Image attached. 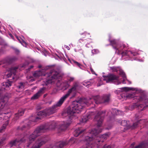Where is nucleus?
Masks as SVG:
<instances>
[{
    "label": "nucleus",
    "mask_w": 148,
    "mask_h": 148,
    "mask_svg": "<svg viewBox=\"0 0 148 148\" xmlns=\"http://www.w3.org/2000/svg\"><path fill=\"white\" fill-rule=\"evenodd\" d=\"M85 105V103L83 101L79 100L78 101H74L71 107H68L67 113L69 115L68 117H69V120L68 122H64L62 124L60 127L59 130L61 131L65 130L71 123L73 114L76 113H78L81 111Z\"/></svg>",
    "instance_id": "f257e3e1"
},
{
    "label": "nucleus",
    "mask_w": 148,
    "mask_h": 148,
    "mask_svg": "<svg viewBox=\"0 0 148 148\" xmlns=\"http://www.w3.org/2000/svg\"><path fill=\"white\" fill-rule=\"evenodd\" d=\"M56 127V124L53 121L47 123L38 127L29 136V140L28 141V145L27 146V147L35 141L36 139L38 136L40 135L42 133L45 132V130L54 129Z\"/></svg>",
    "instance_id": "f03ea898"
},
{
    "label": "nucleus",
    "mask_w": 148,
    "mask_h": 148,
    "mask_svg": "<svg viewBox=\"0 0 148 148\" xmlns=\"http://www.w3.org/2000/svg\"><path fill=\"white\" fill-rule=\"evenodd\" d=\"M65 100L62 97L57 103L53 105L52 107L39 112L37 114L38 116L35 117V119L34 121L37 122L38 119H42V118L53 114L56 112L58 108L61 106Z\"/></svg>",
    "instance_id": "7ed1b4c3"
},
{
    "label": "nucleus",
    "mask_w": 148,
    "mask_h": 148,
    "mask_svg": "<svg viewBox=\"0 0 148 148\" xmlns=\"http://www.w3.org/2000/svg\"><path fill=\"white\" fill-rule=\"evenodd\" d=\"M60 75L58 72L54 70H51L50 72V75L45 80L44 86H48L49 85L54 83L56 79H58Z\"/></svg>",
    "instance_id": "20e7f679"
},
{
    "label": "nucleus",
    "mask_w": 148,
    "mask_h": 148,
    "mask_svg": "<svg viewBox=\"0 0 148 148\" xmlns=\"http://www.w3.org/2000/svg\"><path fill=\"white\" fill-rule=\"evenodd\" d=\"M137 99L139 101H143L145 103V105L140 104L137 106V107L140 110H144L148 107V98H146L143 95L137 97Z\"/></svg>",
    "instance_id": "39448f33"
},
{
    "label": "nucleus",
    "mask_w": 148,
    "mask_h": 148,
    "mask_svg": "<svg viewBox=\"0 0 148 148\" xmlns=\"http://www.w3.org/2000/svg\"><path fill=\"white\" fill-rule=\"evenodd\" d=\"M29 138H27L26 136H24L23 138L20 139V140L18 139H15L14 140H12L10 143V146L11 147H12L13 146H16L17 145H19L20 143H23V142H25L26 139H27V147H29V146L27 147V145H28V141L29 140Z\"/></svg>",
    "instance_id": "423d86ee"
},
{
    "label": "nucleus",
    "mask_w": 148,
    "mask_h": 148,
    "mask_svg": "<svg viewBox=\"0 0 148 148\" xmlns=\"http://www.w3.org/2000/svg\"><path fill=\"white\" fill-rule=\"evenodd\" d=\"M47 141V140L45 138H39L30 148H40Z\"/></svg>",
    "instance_id": "0eeeda50"
},
{
    "label": "nucleus",
    "mask_w": 148,
    "mask_h": 148,
    "mask_svg": "<svg viewBox=\"0 0 148 148\" xmlns=\"http://www.w3.org/2000/svg\"><path fill=\"white\" fill-rule=\"evenodd\" d=\"M119 77L114 74H110L107 76L105 79L106 82H112L115 80L116 82L115 84L118 85L121 84V82L119 81L118 79Z\"/></svg>",
    "instance_id": "6e6552de"
},
{
    "label": "nucleus",
    "mask_w": 148,
    "mask_h": 148,
    "mask_svg": "<svg viewBox=\"0 0 148 148\" xmlns=\"http://www.w3.org/2000/svg\"><path fill=\"white\" fill-rule=\"evenodd\" d=\"M78 84L77 82H74L73 83L72 87L69 90L67 93L65 95L62 97L65 100L69 96L70 94L73 91L76 90L77 87L78 86Z\"/></svg>",
    "instance_id": "1a4fd4ad"
},
{
    "label": "nucleus",
    "mask_w": 148,
    "mask_h": 148,
    "mask_svg": "<svg viewBox=\"0 0 148 148\" xmlns=\"http://www.w3.org/2000/svg\"><path fill=\"white\" fill-rule=\"evenodd\" d=\"M7 98L6 97H1L0 98V115L5 114L3 111L4 108L6 103L5 99Z\"/></svg>",
    "instance_id": "9d476101"
},
{
    "label": "nucleus",
    "mask_w": 148,
    "mask_h": 148,
    "mask_svg": "<svg viewBox=\"0 0 148 148\" xmlns=\"http://www.w3.org/2000/svg\"><path fill=\"white\" fill-rule=\"evenodd\" d=\"M46 88L43 87L41 88L38 92L31 97L32 100H36L39 98L45 92Z\"/></svg>",
    "instance_id": "9b49d317"
},
{
    "label": "nucleus",
    "mask_w": 148,
    "mask_h": 148,
    "mask_svg": "<svg viewBox=\"0 0 148 148\" xmlns=\"http://www.w3.org/2000/svg\"><path fill=\"white\" fill-rule=\"evenodd\" d=\"M17 58L16 56L8 57L5 58L4 60L2 61V62H0V65L2 63H6L8 64H11L13 62L16 61Z\"/></svg>",
    "instance_id": "f8f14e48"
},
{
    "label": "nucleus",
    "mask_w": 148,
    "mask_h": 148,
    "mask_svg": "<svg viewBox=\"0 0 148 148\" xmlns=\"http://www.w3.org/2000/svg\"><path fill=\"white\" fill-rule=\"evenodd\" d=\"M75 139L74 138H72L70 139L68 142L67 141H60L58 144L59 147L60 148H62L63 147L66 146L69 143L71 144H72L75 143Z\"/></svg>",
    "instance_id": "ddd939ff"
},
{
    "label": "nucleus",
    "mask_w": 148,
    "mask_h": 148,
    "mask_svg": "<svg viewBox=\"0 0 148 148\" xmlns=\"http://www.w3.org/2000/svg\"><path fill=\"white\" fill-rule=\"evenodd\" d=\"M85 129H83L82 127H79L76 129L74 132V136L76 137H78L79 135L84 134Z\"/></svg>",
    "instance_id": "4468645a"
},
{
    "label": "nucleus",
    "mask_w": 148,
    "mask_h": 148,
    "mask_svg": "<svg viewBox=\"0 0 148 148\" xmlns=\"http://www.w3.org/2000/svg\"><path fill=\"white\" fill-rule=\"evenodd\" d=\"M110 95H105L102 96V104H108L110 101Z\"/></svg>",
    "instance_id": "2eb2a0df"
},
{
    "label": "nucleus",
    "mask_w": 148,
    "mask_h": 148,
    "mask_svg": "<svg viewBox=\"0 0 148 148\" xmlns=\"http://www.w3.org/2000/svg\"><path fill=\"white\" fill-rule=\"evenodd\" d=\"M13 82V80L10 81L8 80L7 82H3L2 84V89H6V88H8L11 86L12 83Z\"/></svg>",
    "instance_id": "dca6fc26"
},
{
    "label": "nucleus",
    "mask_w": 148,
    "mask_h": 148,
    "mask_svg": "<svg viewBox=\"0 0 148 148\" xmlns=\"http://www.w3.org/2000/svg\"><path fill=\"white\" fill-rule=\"evenodd\" d=\"M17 69L18 68L16 67H12L10 69V72L7 75V76L8 77H10L11 75H13L12 79H14V76L15 75L16 71Z\"/></svg>",
    "instance_id": "f3484780"
},
{
    "label": "nucleus",
    "mask_w": 148,
    "mask_h": 148,
    "mask_svg": "<svg viewBox=\"0 0 148 148\" xmlns=\"http://www.w3.org/2000/svg\"><path fill=\"white\" fill-rule=\"evenodd\" d=\"M24 111L25 110L23 109L19 110L18 112L15 114L14 119L15 121L17 120L20 116L23 115L24 114Z\"/></svg>",
    "instance_id": "a211bd4d"
},
{
    "label": "nucleus",
    "mask_w": 148,
    "mask_h": 148,
    "mask_svg": "<svg viewBox=\"0 0 148 148\" xmlns=\"http://www.w3.org/2000/svg\"><path fill=\"white\" fill-rule=\"evenodd\" d=\"M148 146V140L143 142L134 148H145Z\"/></svg>",
    "instance_id": "6ab92c4d"
},
{
    "label": "nucleus",
    "mask_w": 148,
    "mask_h": 148,
    "mask_svg": "<svg viewBox=\"0 0 148 148\" xmlns=\"http://www.w3.org/2000/svg\"><path fill=\"white\" fill-rule=\"evenodd\" d=\"M114 49L116 50V52H117V54L118 55H120V54H121L122 56H124L127 55L128 52H129L127 51H123L121 52L120 51L121 50L119 49L116 47H114Z\"/></svg>",
    "instance_id": "aec40b11"
},
{
    "label": "nucleus",
    "mask_w": 148,
    "mask_h": 148,
    "mask_svg": "<svg viewBox=\"0 0 148 148\" xmlns=\"http://www.w3.org/2000/svg\"><path fill=\"white\" fill-rule=\"evenodd\" d=\"M30 128V126L29 124H25L21 126H19L17 128V129L18 130H21V131L23 130H28Z\"/></svg>",
    "instance_id": "412c9836"
},
{
    "label": "nucleus",
    "mask_w": 148,
    "mask_h": 148,
    "mask_svg": "<svg viewBox=\"0 0 148 148\" xmlns=\"http://www.w3.org/2000/svg\"><path fill=\"white\" fill-rule=\"evenodd\" d=\"M8 120L6 121L1 127L0 130V132H4L5 131L6 126L8 125Z\"/></svg>",
    "instance_id": "4be33fe9"
},
{
    "label": "nucleus",
    "mask_w": 148,
    "mask_h": 148,
    "mask_svg": "<svg viewBox=\"0 0 148 148\" xmlns=\"http://www.w3.org/2000/svg\"><path fill=\"white\" fill-rule=\"evenodd\" d=\"M42 74L41 71H36L33 73V76L36 78H37L42 75Z\"/></svg>",
    "instance_id": "5701e85b"
},
{
    "label": "nucleus",
    "mask_w": 148,
    "mask_h": 148,
    "mask_svg": "<svg viewBox=\"0 0 148 148\" xmlns=\"http://www.w3.org/2000/svg\"><path fill=\"white\" fill-rule=\"evenodd\" d=\"M93 99L96 104H98L101 103V99L99 96L97 95L94 96Z\"/></svg>",
    "instance_id": "b1692460"
},
{
    "label": "nucleus",
    "mask_w": 148,
    "mask_h": 148,
    "mask_svg": "<svg viewBox=\"0 0 148 148\" xmlns=\"http://www.w3.org/2000/svg\"><path fill=\"white\" fill-rule=\"evenodd\" d=\"M143 120H139L137 121L134 123L133 125L131 126V127L132 129H134L137 127L138 125L141 123V121H143Z\"/></svg>",
    "instance_id": "393cba45"
},
{
    "label": "nucleus",
    "mask_w": 148,
    "mask_h": 148,
    "mask_svg": "<svg viewBox=\"0 0 148 148\" xmlns=\"http://www.w3.org/2000/svg\"><path fill=\"white\" fill-rule=\"evenodd\" d=\"M121 90L122 91H125L126 92L130 90H136V88H132L127 87H124L122 88H120Z\"/></svg>",
    "instance_id": "a878e982"
},
{
    "label": "nucleus",
    "mask_w": 148,
    "mask_h": 148,
    "mask_svg": "<svg viewBox=\"0 0 148 148\" xmlns=\"http://www.w3.org/2000/svg\"><path fill=\"white\" fill-rule=\"evenodd\" d=\"M127 47H128L127 44L125 45V44H121L119 45H118V47H116L119 49L121 50V49L126 48Z\"/></svg>",
    "instance_id": "bb28decb"
},
{
    "label": "nucleus",
    "mask_w": 148,
    "mask_h": 148,
    "mask_svg": "<svg viewBox=\"0 0 148 148\" xmlns=\"http://www.w3.org/2000/svg\"><path fill=\"white\" fill-rule=\"evenodd\" d=\"M121 125L124 126L129 127V121L125 120H123L121 122Z\"/></svg>",
    "instance_id": "cd10ccee"
},
{
    "label": "nucleus",
    "mask_w": 148,
    "mask_h": 148,
    "mask_svg": "<svg viewBox=\"0 0 148 148\" xmlns=\"http://www.w3.org/2000/svg\"><path fill=\"white\" fill-rule=\"evenodd\" d=\"M25 83L21 82L17 86V87L18 89H22L25 87Z\"/></svg>",
    "instance_id": "c85d7f7f"
},
{
    "label": "nucleus",
    "mask_w": 148,
    "mask_h": 148,
    "mask_svg": "<svg viewBox=\"0 0 148 148\" xmlns=\"http://www.w3.org/2000/svg\"><path fill=\"white\" fill-rule=\"evenodd\" d=\"M87 40L86 39L83 40V39H80L78 40V42L79 43H82L83 44H85L87 43Z\"/></svg>",
    "instance_id": "c756f323"
},
{
    "label": "nucleus",
    "mask_w": 148,
    "mask_h": 148,
    "mask_svg": "<svg viewBox=\"0 0 148 148\" xmlns=\"http://www.w3.org/2000/svg\"><path fill=\"white\" fill-rule=\"evenodd\" d=\"M110 42L111 44V45L113 46V48L114 49V47H117L118 45H117L116 46H114V45H116V41L114 40H111L110 41Z\"/></svg>",
    "instance_id": "7c9ffc66"
},
{
    "label": "nucleus",
    "mask_w": 148,
    "mask_h": 148,
    "mask_svg": "<svg viewBox=\"0 0 148 148\" xmlns=\"http://www.w3.org/2000/svg\"><path fill=\"white\" fill-rule=\"evenodd\" d=\"M16 38L21 44H22L23 43L25 44H26V42L24 40H22L20 37L16 36Z\"/></svg>",
    "instance_id": "2f4dec72"
},
{
    "label": "nucleus",
    "mask_w": 148,
    "mask_h": 148,
    "mask_svg": "<svg viewBox=\"0 0 148 148\" xmlns=\"http://www.w3.org/2000/svg\"><path fill=\"white\" fill-rule=\"evenodd\" d=\"M102 142L103 141V139L106 140L108 137V134L106 133L102 134Z\"/></svg>",
    "instance_id": "473e14b6"
},
{
    "label": "nucleus",
    "mask_w": 148,
    "mask_h": 148,
    "mask_svg": "<svg viewBox=\"0 0 148 148\" xmlns=\"http://www.w3.org/2000/svg\"><path fill=\"white\" fill-rule=\"evenodd\" d=\"M110 70H112L113 72H117V69L116 67L113 66L110 67Z\"/></svg>",
    "instance_id": "72a5a7b5"
},
{
    "label": "nucleus",
    "mask_w": 148,
    "mask_h": 148,
    "mask_svg": "<svg viewBox=\"0 0 148 148\" xmlns=\"http://www.w3.org/2000/svg\"><path fill=\"white\" fill-rule=\"evenodd\" d=\"M90 82H85L83 84V85L85 86H86L87 87H89V85H90Z\"/></svg>",
    "instance_id": "f704fd0d"
},
{
    "label": "nucleus",
    "mask_w": 148,
    "mask_h": 148,
    "mask_svg": "<svg viewBox=\"0 0 148 148\" xmlns=\"http://www.w3.org/2000/svg\"><path fill=\"white\" fill-rule=\"evenodd\" d=\"M89 117V116H88L86 118H82V122L84 123L86 122L88 120V119Z\"/></svg>",
    "instance_id": "c9c22d12"
},
{
    "label": "nucleus",
    "mask_w": 148,
    "mask_h": 148,
    "mask_svg": "<svg viewBox=\"0 0 148 148\" xmlns=\"http://www.w3.org/2000/svg\"><path fill=\"white\" fill-rule=\"evenodd\" d=\"M129 52L134 56H136L138 55V53L136 52H133L132 51H129Z\"/></svg>",
    "instance_id": "e433bc0d"
},
{
    "label": "nucleus",
    "mask_w": 148,
    "mask_h": 148,
    "mask_svg": "<svg viewBox=\"0 0 148 148\" xmlns=\"http://www.w3.org/2000/svg\"><path fill=\"white\" fill-rule=\"evenodd\" d=\"M73 62L76 65H77V66H78L79 67H80L81 65V64L78 63V62L76 61L75 60H73Z\"/></svg>",
    "instance_id": "4c0bfd02"
},
{
    "label": "nucleus",
    "mask_w": 148,
    "mask_h": 148,
    "mask_svg": "<svg viewBox=\"0 0 148 148\" xmlns=\"http://www.w3.org/2000/svg\"><path fill=\"white\" fill-rule=\"evenodd\" d=\"M120 75H122V77L123 78H125L126 77V76L124 72H121L120 73Z\"/></svg>",
    "instance_id": "58836bf2"
},
{
    "label": "nucleus",
    "mask_w": 148,
    "mask_h": 148,
    "mask_svg": "<svg viewBox=\"0 0 148 148\" xmlns=\"http://www.w3.org/2000/svg\"><path fill=\"white\" fill-rule=\"evenodd\" d=\"M126 97L127 98H132V94H128V95H127L126 96Z\"/></svg>",
    "instance_id": "ea45409f"
},
{
    "label": "nucleus",
    "mask_w": 148,
    "mask_h": 148,
    "mask_svg": "<svg viewBox=\"0 0 148 148\" xmlns=\"http://www.w3.org/2000/svg\"><path fill=\"white\" fill-rule=\"evenodd\" d=\"M103 148H111V147L110 145H105L103 146Z\"/></svg>",
    "instance_id": "a19ab883"
},
{
    "label": "nucleus",
    "mask_w": 148,
    "mask_h": 148,
    "mask_svg": "<svg viewBox=\"0 0 148 148\" xmlns=\"http://www.w3.org/2000/svg\"><path fill=\"white\" fill-rule=\"evenodd\" d=\"M74 79V78L73 77H70L69 79V80L70 82L73 81Z\"/></svg>",
    "instance_id": "79ce46f5"
},
{
    "label": "nucleus",
    "mask_w": 148,
    "mask_h": 148,
    "mask_svg": "<svg viewBox=\"0 0 148 148\" xmlns=\"http://www.w3.org/2000/svg\"><path fill=\"white\" fill-rule=\"evenodd\" d=\"M106 113V111L105 110H104V111H102V117H103V116H107V114H104L103 115V114H105Z\"/></svg>",
    "instance_id": "37998d69"
},
{
    "label": "nucleus",
    "mask_w": 148,
    "mask_h": 148,
    "mask_svg": "<svg viewBox=\"0 0 148 148\" xmlns=\"http://www.w3.org/2000/svg\"><path fill=\"white\" fill-rule=\"evenodd\" d=\"M42 108L40 106H38L36 108V109L38 110H40Z\"/></svg>",
    "instance_id": "c03bdc74"
},
{
    "label": "nucleus",
    "mask_w": 148,
    "mask_h": 148,
    "mask_svg": "<svg viewBox=\"0 0 148 148\" xmlns=\"http://www.w3.org/2000/svg\"><path fill=\"white\" fill-rule=\"evenodd\" d=\"M33 67V66L32 65L28 69V70L29 71L30 69Z\"/></svg>",
    "instance_id": "a18cd8bd"
},
{
    "label": "nucleus",
    "mask_w": 148,
    "mask_h": 148,
    "mask_svg": "<svg viewBox=\"0 0 148 148\" xmlns=\"http://www.w3.org/2000/svg\"><path fill=\"white\" fill-rule=\"evenodd\" d=\"M5 139H6V138L5 137H3L1 139V140L2 141H3L4 140H5Z\"/></svg>",
    "instance_id": "49530a36"
},
{
    "label": "nucleus",
    "mask_w": 148,
    "mask_h": 148,
    "mask_svg": "<svg viewBox=\"0 0 148 148\" xmlns=\"http://www.w3.org/2000/svg\"><path fill=\"white\" fill-rule=\"evenodd\" d=\"M125 109H126V110H130V108H128V107H125Z\"/></svg>",
    "instance_id": "de8ad7c7"
},
{
    "label": "nucleus",
    "mask_w": 148,
    "mask_h": 148,
    "mask_svg": "<svg viewBox=\"0 0 148 148\" xmlns=\"http://www.w3.org/2000/svg\"><path fill=\"white\" fill-rule=\"evenodd\" d=\"M95 142H96L97 141L98 142H100V140H97V139H96V140H95Z\"/></svg>",
    "instance_id": "09e8293b"
},
{
    "label": "nucleus",
    "mask_w": 148,
    "mask_h": 148,
    "mask_svg": "<svg viewBox=\"0 0 148 148\" xmlns=\"http://www.w3.org/2000/svg\"><path fill=\"white\" fill-rule=\"evenodd\" d=\"M15 50L16 52H19V50L17 49H15Z\"/></svg>",
    "instance_id": "8fccbe9b"
},
{
    "label": "nucleus",
    "mask_w": 148,
    "mask_h": 148,
    "mask_svg": "<svg viewBox=\"0 0 148 148\" xmlns=\"http://www.w3.org/2000/svg\"><path fill=\"white\" fill-rule=\"evenodd\" d=\"M134 145H135V143H133L132 144H131V146H132L133 147V146Z\"/></svg>",
    "instance_id": "3c124183"
},
{
    "label": "nucleus",
    "mask_w": 148,
    "mask_h": 148,
    "mask_svg": "<svg viewBox=\"0 0 148 148\" xmlns=\"http://www.w3.org/2000/svg\"><path fill=\"white\" fill-rule=\"evenodd\" d=\"M101 84H97V86H101Z\"/></svg>",
    "instance_id": "603ef678"
},
{
    "label": "nucleus",
    "mask_w": 148,
    "mask_h": 148,
    "mask_svg": "<svg viewBox=\"0 0 148 148\" xmlns=\"http://www.w3.org/2000/svg\"><path fill=\"white\" fill-rule=\"evenodd\" d=\"M47 95V94H45L44 96V97H45Z\"/></svg>",
    "instance_id": "864d4df0"
},
{
    "label": "nucleus",
    "mask_w": 148,
    "mask_h": 148,
    "mask_svg": "<svg viewBox=\"0 0 148 148\" xmlns=\"http://www.w3.org/2000/svg\"><path fill=\"white\" fill-rule=\"evenodd\" d=\"M91 71L92 72L93 71V69H91Z\"/></svg>",
    "instance_id": "5fc2aeb1"
},
{
    "label": "nucleus",
    "mask_w": 148,
    "mask_h": 148,
    "mask_svg": "<svg viewBox=\"0 0 148 148\" xmlns=\"http://www.w3.org/2000/svg\"><path fill=\"white\" fill-rule=\"evenodd\" d=\"M69 86V84H67V87H68Z\"/></svg>",
    "instance_id": "6e6d98bb"
},
{
    "label": "nucleus",
    "mask_w": 148,
    "mask_h": 148,
    "mask_svg": "<svg viewBox=\"0 0 148 148\" xmlns=\"http://www.w3.org/2000/svg\"><path fill=\"white\" fill-rule=\"evenodd\" d=\"M10 36H11V37H12L13 36H12V34H10Z\"/></svg>",
    "instance_id": "4d7b16f0"
},
{
    "label": "nucleus",
    "mask_w": 148,
    "mask_h": 148,
    "mask_svg": "<svg viewBox=\"0 0 148 148\" xmlns=\"http://www.w3.org/2000/svg\"><path fill=\"white\" fill-rule=\"evenodd\" d=\"M95 51V50H92V52H93V51Z\"/></svg>",
    "instance_id": "13d9d810"
},
{
    "label": "nucleus",
    "mask_w": 148,
    "mask_h": 148,
    "mask_svg": "<svg viewBox=\"0 0 148 148\" xmlns=\"http://www.w3.org/2000/svg\"><path fill=\"white\" fill-rule=\"evenodd\" d=\"M38 67H39V68H40L41 67V66H38Z\"/></svg>",
    "instance_id": "bf43d9fd"
},
{
    "label": "nucleus",
    "mask_w": 148,
    "mask_h": 148,
    "mask_svg": "<svg viewBox=\"0 0 148 148\" xmlns=\"http://www.w3.org/2000/svg\"><path fill=\"white\" fill-rule=\"evenodd\" d=\"M110 128H107V129H108V130H109V129H110Z\"/></svg>",
    "instance_id": "052dcab7"
},
{
    "label": "nucleus",
    "mask_w": 148,
    "mask_h": 148,
    "mask_svg": "<svg viewBox=\"0 0 148 148\" xmlns=\"http://www.w3.org/2000/svg\"><path fill=\"white\" fill-rule=\"evenodd\" d=\"M1 52V50L0 49V52Z\"/></svg>",
    "instance_id": "680f3d73"
},
{
    "label": "nucleus",
    "mask_w": 148,
    "mask_h": 148,
    "mask_svg": "<svg viewBox=\"0 0 148 148\" xmlns=\"http://www.w3.org/2000/svg\"><path fill=\"white\" fill-rule=\"evenodd\" d=\"M101 136H99V137H100V138H101Z\"/></svg>",
    "instance_id": "e2e57ef3"
},
{
    "label": "nucleus",
    "mask_w": 148,
    "mask_h": 148,
    "mask_svg": "<svg viewBox=\"0 0 148 148\" xmlns=\"http://www.w3.org/2000/svg\"><path fill=\"white\" fill-rule=\"evenodd\" d=\"M22 66V67H24V66Z\"/></svg>",
    "instance_id": "0e129e2a"
}]
</instances>
